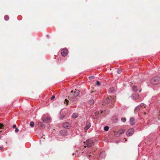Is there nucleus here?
I'll use <instances>...</instances> for the list:
<instances>
[{"label": "nucleus", "mask_w": 160, "mask_h": 160, "mask_svg": "<svg viewBox=\"0 0 160 160\" xmlns=\"http://www.w3.org/2000/svg\"><path fill=\"white\" fill-rule=\"evenodd\" d=\"M84 143L85 144L84 147L85 148L87 147L89 148L91 147L92 145H93V142L91 139H88L86 140L85 142H84Z\"/></svg>", "instance_id": "obj_1"}, {"label": "nucleus", "mask_w": 160, "mask_h": 160, "mask_svg": "<svg viewBox=\"0 0 160 160\" xmlns=\"http://www.w3.org/2000/svg\"><path fill=\"white\" fill-rule=\"evenodd\" d=\"M113 100L114 98L112 97H108L103 102L102 105H106L108 103H109L110 102L112 101Z\"/></svg>", "instance_id": "obj_2"}, {"label": "nucleus", "mask_w": 160, "mask_h": 160, "mask_svg": "<svg viewBox=\"0 0 160 160\" xmlns=\"http://www.w3.org/2000/svg\"><path fill=\"white\" fill-rule=\"evenodd\" d=\"M134 132V129L132 128H130L126 132V134L128 136H130L132 135Z\"/></svg>", "instance_id": "obj_3"}, {"label": "nucleus", "mask_w": 160, "mask_h": 160, "mask_svg": "<svg viewBox=\"0 0 160 160\" xmlns=\"http://www.w3.org/2000/svg\"><path fill=\"white\" fill-rule=\"evenodd\" d=\"M68 50L66 48H64L62 49L61 50V53L62 55V56H65L68 54Z\"/></svg>", "instance_id": "obj_4"}, {"label": "nucleus", "mask_w": 160, "mask_h": 160, "mask_svg": "<svg viewBox=\"0 0 160 160\" xmlns=\"http://www.w3.org/2000/svg\"><path fill=\"white\" fill-rule=\"evenodd\" d=\"M91 126L90 123L87 122L86 126L84 128V131L86 132L88 130Z\"/></svg>", "instance_id": "obj_5"}, {"label": "nucleus", "mask_w": 160, "mask_h": 160, "mask_svg": "<svg viewBox=\"0 0 160 160\" xmlns=\"http://www.w3.org/2000/svg\"><path fill=\"white\" fill-rule=\"evenodd\" d=\"M63 126L64 128L68 129L70 127V125L69 123L66 122L63 123Z\"/></svg>", "instance_id": "obj_6"}, {"label": "nucleus", "mask_w": 160, "mask_h": 160, "mask_svg": "<svg viewBox=\"0 0 160 160\" xmlns=\"http://www.w3.org/2000/svg\"><path fill=\"white\" fill-rule=\"evenodd\" d=\"M60 133L63 136H66L68 134V132L65 130H62L60 132Z\"/></svg>", "instance_id": "obj_7"}, {"label": "nucleus", "mask_w": 160, "mask_h": 160, "mask_svg": "<svg viewBox=\"0 0 160 160\" xmlns=\"http://www.w3.org/2000/svg\"><path fill=\"white\" fill-rule=\"evenodd\" d=\"M130 123L132 125H133L135 123V119L133 118H131L130 119Z\"/></svg>", "instance_id": "obj_8"}, {"label": "nucleus", "mask_w": 160, "mask_h": 160, "mask_svg": "<svg viewBox=\"0 0 160 160\" xmlns=\"http://www.w3.org/2000/svg\"><path fill=\"white\" fill-rule=\"evenodd\" d=\"M160 81H151V83L153 85H156L160 83Z\"/></svg>", "instance_id": "obj_9"}, {"label": "nucleus", "mask_w": 160, "mask_h": 160, "mask_svg": "<svg viewBox=\"0 0 160 160\" xmlns=\"http://www.w3.org/2000/svg\"><path fill=\"white\" fill-rule=\"evenodd\" d=\"M75 90L76 91H74V93H75L76 96H77L80 94V92L79 90H77L76 89H75Z\"/></svg>", "instance_id": "obj_10"}, {"label": "nucleus", "mask_w": 160, "mask_h": 160, "mask_svg": "<svg viewBox=\"0 0 160 160\" xmlns=\"http://www.w3.org/2000/svg\"><path fill=\"white\" fill-rule=\"evenodd\" d=\"M140 110H142L139 106L137 107L134 109V112L136 113L138 112Z\"/></svg>", "instance_id": "obj_11"}, {"label": "nucleus", "mask_w": 160, "mask_h": 160, "mask_svg": "<svg viewBox=\"0 0 160 160\" xmlns=\"http://www.w3.org/2000/svg\"><path fill=\"white\" fill-rule=\"evenodd\" d=\"M50 118L48 117H47L45 119H42L43 121L44 122H48L50 121Z\"/></svg>", "instance_id": "obj_12"}, {"label": "nucleus", "mask_w": 160, "mask_h": 160, "mask_svg": "<svg viewBox=\"0 0 160 160\" xmlns=\"http://www.w3.org/2000/svg\"><path fill=\"white\" fill-rule=\"evenodd\" d=\"M125 130L123 129H121L118 132L121 135L122 134H123L124 133Z\"/></svg>", "instance_id": "obj_13"}, {"label": "nucleus", "mask_w": 160, "mask_h": 160, "mask_svg": "<svg viewBox=\"0 0 160 160\" xmlns=\"http://www.w3.org/2000/svg\"><path fill=\"white\" fill-rule=\"evenodd\" d=\"M38 125L39 127H41L42 128L44 127V125L42 122H39L38 124Z\"/></svg>", "instance_id": "obj_14"}, {"label": "nucleus", "mask_w": 160, "mask_h": 160, "mask_svg": "<svg viewBox=\"0 0 160 160\" xmlns=\"http://www.w3.org/2000/svg\"><path fill=\"white\" fill-rule=\"evenodd\" d=\"M78 116V114L77 113H74L72 115V117L73 118H76Z\"/></svg>", "instance_id": "obj_15"}, {"label": "nucleus", "mask_w": 160, "mask_h": 160, "mask_svg": "<svg viewBox=\"0 0 160 160\" xmlns=\"http://www.w3.org/2000/svg\"><path fill=\"white\" fill-rule=\"evenodd\" d=\"M132 97H133V98L135 99H136L138 98L139 95L137 94H133Z\"/></svg>", "instance_id": "obj_16"}, {"label": "nucleus", "mask_w": 160, "mask_h": 160, "mask_svg": "<svg viewBox=\"0 0 160 160\" xmlns=\"http://www.w3.org/2000/svg\"><path fill=\"white\" fill-rule=\"evenodd\" d=\"M114 135L115 137H119L121 135L118 132H114Z\"/></svg>", "instance_id": "obj_17"}, {"label": "nucleus", "mask_w": 160, "mask_h": 160, "mask_svg": "<svg viewBox=\"0 0 160 160\" xmlns=\"http://www.w3.org/2000/svg\"><path fill=\"white\" fill-rule=\"evenodd\" d=\"M140 108L142 110V108H145L146 106H145V105L144 103H141L140 104Z\"/></svg>", "instance_id": "obj_18"}, {"label": "nucleus", "mask_w": 160, "mask_h": 160, "mask_svg": "<svg viewBox=\"0 0 160 160\" xmlns=\"http://www.w3.org/2000/svg\"><path fill=\"white\" fill-rule=\"evenodd\" d=\"M5 20L7 21L9 19V17L7 15H6L4 17Z\"/></svg>", "instance_id": "obj_19"}, {"label": "nucleus", "mask_w": 160, "mask_h": 160, "mask_svg": "<svg viewBox=\"0 0 160 160\" xmlns=\"http://www.w3.org/2000/svg\"><path fill=\"white\" fill-rule=\"evenodd\" d=\"M114 91L115 89L113 88H110L109 89V91L110 92H114Z\"/></svg>", "instance_id": "obj_20"}, {"label": "nucleus", "mask_w": 160, "mask_h": 160, "mask_svg": "<svg viewBox=\"0 0 160 160\" xmlns=\"http://www.w3.org/2000/svg\"><path fill=\"white\" fill-rule=\"evenodd\" d=\"M89 103L91 105L94 103V100L93 99L90 100L89 102Z\"/></svg>", "instance_id": "obj_21"}, {"label": "nucleus", "mask_w": 160, "mask_h": 160, "mask_svg": "<svg viewBox=\"0 0 160 160\" xmlns=\"http://www.w3.org/2000/svg\"><path fill=\"white\" fill-rule=\"evenodd\" d=\"M88 78L89 79H96V78L94 76H93L89 77Z\"/></svg>", "instance_id": "obj_22"}, {"label": "nucleus", "mask_w": 160, "mask_h": 160, "mask_svg": "<svg viewBox=\"0 0 160 160\" xmlns=\"http://www.w3.org/2000/svg\"><path fill=\"white\" fill-rule=\"evenodd\" d=\"M132 90L133 91L136 92L138 91V90L137 88H136V87L135 86H133L132 87Z\"/></svg>", "instance_id": "obj_23"}, {"label": "nucleus", "mask_w": 160, "mask_h": 160, "mask_svg": "<svg viewBox=\"0 0 160 160\" xmlns=\"http://www.w3.org/2000/svg\"><path fill=\"white\" fill-rule=\"evenodd\" d=\"M34 124L33 122H31L30 123V126L32 127H33L34 126Z\"/></svg>", "instance_id": "obj_24"}, {"label": "nucleus", "mask_w": 160, "mask_h": 160, "mask_svg": "<svg viewBox=\"0 0 160 160\" xmlns=\"http://www.w3.org/2000/svg\"><path fill=\"white\" fill-rule=\"evenodd\" d=\"M109 129V127L107 126H105L104 128V130L105 131H108Z\"/></svg>", "instance_id": "obj_25"}, {"label": "nucleus", "mask_w": 160, "mask_h": 160, "mask_svg": "<svg viewBox=\"0 0 160 160\" xmlns=\"http://www.w3.org/2000/svg\"><path fill=\"white\" fill-rule=\"evenodd\" d=\"M126 120V119L125 118H121V121L124 122H125Z\"/></svg>", "instance_id": "obj_26"}, {"label": "nucleus", "mask_w": 160, "mask_h": 160, "mask_svg": "<svg viewBox=\"0 0 160 160\" xmlns=\"http://www.w3.org/2000/svg\"><path fill=\"white\" fill-rule=\"evenodd\" d=\"M121 70L120 69H118L117 70V72L118 74H120L121 72Z\"/></svg>", "instance_id": "obj_27"}, {"label": "nucleus", "mask_w": 160, "mask_h": 160, "mask_svg": "<svg viewBox=\"0 0 160 160\" xmlns=\"http://www.w3.org/2000/svg\"><path fill=\"white\" fill-rule=\"evenodd\" d=\"M96 84L97 85H98V86H100V85H101V83H100V82L99 81H98L97 82Z\"/></svg>", "instance_id": "obj_28"}, {"label": "nucleus", "mask_w": 160, "mask_h": 160, "mask_svg": "<svg viewBox=\"0 0 160 160\" xmlns=\"http://www.w3.org/2000/svg\"><path fill=\"white\" fill-rule=\"evenodd\" d=\"M69 101L68 100L66 99L65 100V102H64V103H66V104H68V103Z\"/></svg>", "instance_id": "obj_29"}, {"label": "nucleus", "mask_w": 160, "mask_h": 160, "mask_svg": "<svg viewBox=\"0 0 160 160\" xmlns=\"http://www.w3.org/2000/svg\"><path fill=\"white\" fill-rule=\"evenodd\" d=\"M55 96L54 95H53L51 98V100H53L55 98Z\"/></svg>", "instance_id": "obj_30"}, {"label": "nucleus", "mask_w": 160, "mask_h": 160, "mask_svg": "<svg viewBox=\"0 0 160 160\" xmlns=\"http://www.w3.org/2000/svg\"><path fill=\"white\" fill-rule=\"evenodd\" d=\"M3 126L4 125L3 124L0 123V129L2 128Z\"/></svg>", "instance_id": "obj_31"}, {"label": "nucleus", "mask_w": 160, "mask_h": 160, "mask_svg": "<svg viewBox=\"0 0 160 160\" xmlns=\"http://www.w3.org/2000/svg\"><path fill=\"white\" fill-rule=\"evenodd\" d=\"M18 129L17 128H16V129L15 130V132H18Z\"/></svg>", "instance_id": "obj_32"}, {"label": "nucleus", "mask_w": 160, "mask_h": 160, "mask_svg": "<svg viewBox=\"0 0 160 160\" xmlns=\"http://www.w3.org/2000/svg\"><path fill=\"white\" fill-rule=\"evenodd\" d=\"M99 113V112H95V114L96 116Z\"/></svg>", "instance_id": "obj_33"}, {"label": "nucleus", "mask_w": 160, "mask_h": 160, "mask_svg": "<svg viewBox=\"0 0 160 160\" xmlns=\"http://www.w3.org/2000/svg\"><path fill=\"white\" fill-rule=\"evenodd\" d=\"M16 127V125H14L13 126V128H15Z\"/></svg>", "instance_id": "obj_34"}, {"label": "nucleus", "mask_w": 160, "mask_h": 160, "mask_svg": "<svg viewBox=\"0 0 160 160\" xmlns=\"http://www.w3.org/2000/svg\"><path fill=\"white\" fill-rule=\"evenodd\" d=\"M64 116H62L61 117V119H62L64 118Z\"/></svg>", "instance_id": "obj_35"}, {"label": "nucleus", "mask_w": 160, "mask_h": 160, "mask_svg": "<svg viewBox=\"0 0 160 160\" xmlns=\"http://www.w3.org/2000/svg\"><path fill=\"white\" fill-rule=\"evenodd\" d=\"M2 147H0V150L2 149Z\"/></svg>", "instance_id": "obj_36"}, {"label": "nucleus", "mask_w": 160, "mask_h": 160, "mask_svg": "<svg viewBox=\"0 0 160 160\" xmlns=\"http://www.w3.org/2000/svg\"><path fill=\"white\" fill-rule=\"evenodd\" d=\"M89 158H91V155H89Z\"/></svg>", "instance_id": "obj_37"}, {"label": "nucleus", "mask_w": 160, "mask_h": 160, "mask_svg": "<svg viewBox=\"0 0 160 160\" xmlns=\"http://www.w3.org/2000/svg\"><path fill=\"white\" fill-rule=\"evenodd\" d=\"M146 114V112H144V114L145 115V114Z\"/></svg>", "instance_id": "obj_38"}, {"label": "nucleus", "mask_w": 160, "mask_h": 160, "mask_svg": "<svg viewBox=\"0 0 160 160\" xmlns=\"http://www.w3.org/2000/svg\"><path fill=\"white\" fill-rule=\"evenodd\" d=\"M141 89L139 91V92H141Z\"/></svg>", "instance_id": "obj_39"}, {"label": "nucleus", "mask_w": 160, "mask_h": 160, "mask_svg": "<svg viewBox=\"0 0 160 160\" xmlns=\"http://www.w3.org/2000/svg\"><path fill=\"white\" fill-rule=\"evenodd\" d=\"M42 138H43L44 139H45V138L44 137H42Z\"/></svg>", "instance_id": "obj_40"}, {"label": "nucleus", "mask_w": 160, "mask_h": 160, "mask_svg": "<svg viewBox=\"0 0 160 160\" xmlns=\"http://www.w3.org/2000/svg\"><path fill=\"white\" fill-rule=\"evenodd\" d=\"M42 138H43L44 139H45V138L44 137H42Z\"/></svg>", "instance_id": "obj_41"}, {"label": "nucleus", "mask_w": 160, "mask_h": 160, "mask_svg": "<svg viewBox=\"0 0 160 160\" xmlns=\"http://www.w3.org/2000/svg\"><path fill=\"white\" fill-rule=\"evenodd\" d=\"M42 138H43L44 139H45V138L44 137H42Z\"/></svg>", "instance_id": "obj_42"}, {"label": "nucleus", "mask_w": 160, "mask_h": 160, "mask_svg": "<svg viewBox=\"0 0 160 160\" xmlns=\"http://www.w3.org/2000/svg\"><path fill=\"white\" fill-rule=\"evenodd\" d=\"M102 153H101L100 154V155L101 156L102 155Z\"/></svg>", "instance_id": "obj_43"}, {"label": "nucleus", "mask_w": 160, "mask_h": 160, "mask_svg": "<svg viewBox=\"0 0 160 160\" xmlns=\"http://www.w3.org/2000/svg\"><path fill=\"white\" fill-rule=\"evenodd\" d=\"M124 139L125 140V141H127L126 139L124 138Z\"/></svg>", "instance_id": "obj_44"}, {"label": "nucleus", "mask_w": 160, "mask_h": 160, "mask_svg": "<svg viewBox=\"0 0 160 160\" xmlns=\"http://www.w3.org/2000/svg\"><path fill=\"white\" fill-rule=\"evenodd\" d=\"M72 92H73V91H72H72H71V93H72Z\"/></svg>", "instance_id": "obj_45"}, {"label": "nucleus", "mask_w": 160, "mask_h": 160, "mask_svg": "<svg viewBox=\"0 0 160 160\" xmlns=\"http://www.w3.org/2000/svg\"><path fill=\"white\" fill-rule=\"evenodd\" d=\"M102 112H103V111H101V113H102Z\"/></svg>", "instance_id": "obj_46"}, {"label": "nucleus", "mask_w": 160, "mask_h": 160, "mask_svg": "<svg viewBox=\"0 0 160 160\" xmlns=\"http://www.w3.org/2000/svg\"><path fill=\"white\" fill-rule=\"evenodd\" d=\"M1 138V135H0V139Z\"/></svg>", "instance_id": "obj_47"}, {"label": "nucleus", "mask_w": 160, "mask_h": 160, "mask_svg": "<svg viewBox=\"0 0 160 160\" xmlns=\"http://www.w3.org/2000/svg\"><path fill=\"white\" fill-rule=\"evenodd\" d=\"M159 112H160V111H159Z\"/></svg>", "instance_id": "obj_48"}]
</instances>
